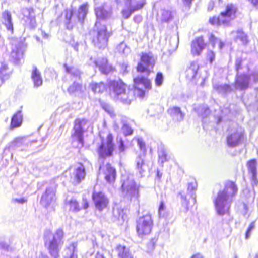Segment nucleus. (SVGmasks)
<instances>
[{
    "instance_id": "obj_64",
    "label": "nucleus",
    "mask_w": 258,
    "mask_h": 258,
    "mask_svg": "<svg viewBox=\"0 0 258 258\" xmlns=\"http://www.w3.org/2000/svg\"><path fill=\"white\" fill-rule=\"evenodd\" d=\"M251 76L253 79L254 82H258V72H254L252 74Z\"/></svg>"
},
{
    "instance_id": "obj_8",
    "label": "nucleus",
    "mask_w": 258,
    "mask_h": 258,
    "mask_svg": "<svg viewBox=\"0 0 258 258\" xmlns=\"http://www.w3.org/2000/svg\"><path fill=\"white\" fill-rule=\"evenodd\" d=\"M88 12V5L84 4L79 7L76 15H74L73 11L67 10L66 11V25L68 29H72L77 21L83 22Z\"/></svg>"
},
{
    "instance_id": "obj_62",
    "label": "nucleus",
    "mask_w": 258,
    "mask_h": 258,
    "mask_svg": "<svg viewBox=\"0 0 258 258\" xmlns=\"http://www.w3.org/2000/svg\"><path fill=\"white\" fill-rule=\"evenodd\" d=\"M12 201L13 202H17L18 203L23 204L24 203L26 200L24 198H22L20 199H14L12 200Z\"/></svg>"
},
{
    "instance_id": "obj_27",
    "label": "nucleus",
    "mask_w": 258,
    "mask_h": 258,
    "mask_svg": "<svg viewBox=\"0 0 258 258\" xmlns=\"http://www.w3.org/2000/svg\"><path fill=\"white\" fill-rule=\"evenodd\" d=\"M145 0H125V7L131 10V11L134 12L142 8L145 5Z\"/></svg>"
},
{
    "instance_id": "obj_13",
    "label": "nucleus",
    "mask_w": 258,
    "mask_h": 258,
    "mask_svg": "<svg viewBox=\"0 0 258 258\" xmlns=\"http://www.w3.org/2000/svg\"><path fill=\"white\" fill-rule=\"evenodd\" d=\"M87 122V120L84 118L77 119L75 121L74 133L72 136L73 141H77L78 147H82L84 145L83 127L86 124Z\"/></svg>"
},
{
    "instance_id": "obj_52",
    "label": "nucleus",
    "mask_w": 258,
    "mask_h": 258,
    "mask_svg": "<svg viewBox=\"0 0 258 258\" xmlns=\"http://www.w3.org/2000/svg\"><path fill=\"white\" fill-rule=\"evenodd\" d=\"M254 227H255V221H253L250 223V224L249 225V226L246 231V232L245 234V238L246 239H248L250 237V236L251 235V232L252 231V230L253 229H254Z\"/></svg>"
},
{
    "instance_id": "obj_29",
    "label": "nucleus",
    "mask_w": 258,
    "mask_h": 258,
    "mask_svg": "<svg viewBox=\"0 0 258 258\" xmlns=\"http://www.w3.org/2000/svg\"><path fill=\"white\" fill-rule=\"evenodd\" d=\"M12 74V70L6 62H2L0 65V80L2 82L8 80Z\"/></svg>"
},
{
    "instance_id": "obj_30",
    "label": "nucleus",
    "mask_w": 258,
    "mask_h": 258,
    "mask_svg": "<svg viewBox=\"0 0 258 258\" xmlns=\"http://www.w3.org/2000/svg\"><path fill=\"white\" fill-rule=\"evenodd\" d=\"M199 69V65L197 62H190L185 71V76L189 80H193L196 77L197 71Z\"/></svg>"
},
{
    "instance_id": "obj_37",
    "label": "nucleus",
    "mask_w": 258,
    "mask_h": 258,
    "mask_svg": "<svg viewBox=\"0 0 258 258\" xmlns=\"http://www.w3.org/2000/svg\"><path fill=\"white\" fill-rule=\"evenodd\" d=\"M23 120V115L21 111H18L15 113L11 119V128L12 129L21 126Z\"/></svg>"
},
{
    "instance_id": "obj_5",
    "label": "nucleus",
    "mask_w": 258,
    "mask_h": 258,
    "mask_svg": "<svg viewBox=\"0 0 258 258\" xmlns=\"http://www.w3.org/2000/svg\"><path fill=\"white\" fill-rule=\"evenodd\" d=\"M66 72L70 75L73 80V83L70 85L68 89V92L71 95L79 96L83 92V87L82 84L81 72L76 67L64 64Z\"/></svg>"
},
{
    "instance_id": "obj_59",
    "label": "nucleus",
    "mask_w": 258,
    "mask_h": 258,
    "mask_svg": "<svg viewBox=\"0 0 258 258\" xmlns=\"http://www.w3.org/2000/svg\"><path fill=\"white\" fill-rule=\"evenodd\" d=\"M242 59L240 58H237L235 62V69L237 71V73H239V70L241 68Z\"/></svg>"
},
{
    "instance_id": "obj_45",
    "label": "nucleus",
    "mask_w": 258,
    "mask_h": 258,
    "mask_svg": "<svg viewBox=\"0 0 258 258\" xmlns=\"http://www.w3.org/2000/svg\"><path fill=\"white\" fill-rule=\"evenodd\" d=\"M68 205L70 207V210L73 212H78L80 210L79 204L75 199H72L68 201Z\"/></svg>"
},
{
    "instance_id": "obj_10",
    "label": "nucleus",
    "mask_w": 258,
    "mask_h": 258,
    "mask_svg": "<svg viewBox=\"0 0 258 258\" xmlns=\"http://www.w3.org/2000/svg\"><path fill=\"white\" fill-rule=\"evenodd\" d=\"M113 138L111 134H108L105 139H102L97 148L99 160L112 155L114 150Z\"/></svg>"
},
{
    "instance_id": "obj_9",
    "label": "nucleus",
    "mask_w": 258,
    "mask_h": 258,
    "mask_svg": "<svg viewBox=\"0 0 258 258\" xmlns=\"http://www.w3.org/2000/svg\"><path fill=\"white\" fill-rule=\"evenodd\" d=\"M245 138L244 130L239 126L232 128L228 131L226 136V143L230 148L239 146Z\"/></svg>"
},
{
    "instance_id": "obj_1",
    "label": "nucleus",
    "mask_w": 258,
    "mask_h": 258,
    "mask_svg": "<svg viewBox=\"0 0 258 258\" xmlns=\"http://www.w3.org/2000/svg\"><path fill=\"white\" fill-rule=\"evenodd\" d=\"M155 64V59L151 53H143L140 62L138 64L137 70L138 72L144 73L146 76L140 75L134 78L135 92L140 97L143 98L145 95L144 89H151V83L147 76L151 69Z\"/></svg>"
},
{
    "instance_id": "obj_12",
    "label": "nucleus",
    "mask_w": 258,
    "mask_h": 258,
    "mask_svg": "<svg viewBox=\"0 0 258 258\" xmlns=\"http://www.w3.org/2000/svg\"><path fill=\"white\" fill-rule=\"evenodd\" d=\"M153 221L151 214H147L137 220L136 229L139 236L149 234L152 229Z\"/></svg>"
},
{
    "instance_id": "obj_54",
    "label": "nucleus",
    "mask_w": 258,
    "mask_h": 258,
    "mask_svg": "<svg viewBox=\"0 0 258 258\" xmlns=\"http://www.w3.org/2000/svg\"><path fill=\"white\" fill-rule=\"evenodd\" d=\"M121 13L123 17L125 19H128L130 17L132 13H133V12L131 11V10L130 9L127 8L122 10Z\"/></svg>"
},
{
    "instance_id": "obj_51",
    "label": "nucleus",
    "mask_w": 258,
    "mask_h": 258,
    "mask_svg": "<svg viewBox=\"0 0 258 258\" xmlns=\"http://www.w3.org/2000/svg\"><path fill=\"white\" fill-rule=\"evenodd\" d=\"M117 141L118 144V149L119 152H123L125 150V146L124 144V142L123 140L121 138H118L117 139Z\"/></svg>"
},
{
    "instance_id": "obj_49",
    "label": "nucleus",
    "mask_w": 258,
    "mask_h": 258,
    "mask_svg": "<svg viewBox=\"0 0 258 258\" xmlns=\"http://www.w3.org/2000/svg\"><path fill=\"white\" fill-rule=\"evenodd\" d=\"M122 131L125 136L132 135L133 132L131 127L127 124H123L122 127Z\"/></svg>"
},
{
    "instance_id": "obj_60",
    "label": "nucleus",
    "mask_w": 258,
    "mask_h": 258,
    "mask_svg": "<svg viewBox=\"0 0 258 258\" xmlns=\"http://www.w3.org/2000/svg\"><path fill=\"white\" fill-rule=\"evenodd\" d=\"M128 64L123 63L121 65V71H122L123 74H126L128 73L127 71Z\"/></svg>"
},
{
    "instance_id": "obj_63",
    "label": "nucleus",
    "mask_w": 258,
    "mask_h": 258,
    "mask_svg": "<svg viewBox=\"0 0 258 258\" xmlns=\"http://www.w3.org/2000/svg\"><path fill=\"white\" fill-rule=\"evenodd\" d=\"M250 2L254 7L258 9V0H247Z\"/></svg>"
},
{
    "instance_id": "obj_32",
    "label": "nucleus",
    "mask_w": 258,
    "mask_h": 258,
    "mask_svg": "<svg viewBox=\"0 0 258 258\" xmlns=\"http://www.w3.org/2000/svg\"><path fill=\"white\" fill-rule=\"evenodd\" d=\"M97 20L107 19L111 16V12L110 10L105 9L103 7H99L95 9Z\"/></svg>"
},
{
    "instance_id": "obj_55",
    "label": "nucleus",
    "mask_w": 258,
    "mask_h": 258,
    "mask_svg": "<svg viewBox=\"0 0 258 258\" xmlns=\"http://www.w3.org/2000/svg\"><path fill=\"white\" fill-rule=\"evenodd\" d=\"M207 57L210 63L212 64L215 60V54L212 51H209L207 53Z\"/></svg>"
},
{
    "instance_id": "obj_3",
    "label": "nucleus",
    "mask_w": 258,
    "mask_h": 258,
    "mask_svg": "<svg viewBox=\"0 0 258 258\" xmlns=\"http://www.w3.org/2000/svg\"><path fill=\"white\" fill-rule=\"evenodd\" d=\"M111 96L123 104H129L133 99V91L126 88V85L121 80H112L108 83Z\"/></svg>"
},
{
    "instance_id": "obj_20",
    "label": "nucleus",
    "mask_w": 258,
    "mask_h": 258,
    "mask_svg": "<svg viewBox=\"0 0 258 258\" xmlns=\"http://www.w3.org/2000/svg\"><path fill=\"white\" fill-rule=\"evenodd\" d=\"M55 200V188L54 187L51 186L48 187L46 189L45 193L42 195L41 203L42 205L46 207L54 202Z\"/></svg>"
},
{
    "instance_id": "obj_39",
    "label": "nucleus",
    "mask_w": 258,
    "mask_h": 258,
    "mask_svg": "<svg viewBox=\"0 0 258 258\" xmlns=\"http://www.w3.org/2000/svg\"><path fill=\"white\" fill-rule=\"evenodd\" d=\"M213 87L215 90L221 94H226L231 92L232 90L231 86L227 84L220 85H214Z\"/></svg>"
},
{
    "instance_id": "obj_7",
    "label": "nucleus",
    "mask_w": 258,
    "mask_h": 258,
    "mask_svg": "<svg viewBox=\"0 0 258 258\" xmlns=\"http://www.w3.org/2000/svg\"><path fill=\"white\" fill-rule=\"evenodd\" d=\"M121 182V191L122 196L130 200L133 198L138 197L139 186L135 182L132 175L126 174L122 175Z\"/></svg>"
},
{
    "instance_id": "obj_26",
    "label": "nucleus",
    "mask_w": 258,
    "mask_h": 258,
    "mask_svg": "<svg viewBox=\"0 0 258 258\" xmlns=\"http://www.w3.org/2000/svg\"><path fill=\"white\" fill-rule=\"evenodd\" d=\"M32 142V141L27 137L17 138L11 143V147L13 148H20L21 150H23Z\"/></svg>"
},
{
    "instance_id": "obj_24",
    "label": "nucleus",
    "mask_w": 258,
    "mask_h": 258,
    "mask_svg": "<svg viewBox=\"0 0 258 258\" xmlns=\"http://www.w3.org/2000/svg\"><path fill=\"white\" fill-rule=\"evenodd\" d=\"M206 44L203 38L199 37L192 41L191 43V53L193 55H199L205 48Z\"/></svg>"
},
{
    "instance_id": "obj_31",
    "label": "nucleus",
    "mask_w": 258,
    "mask_h": 258,
    "mask_svg": "<svg viewBox=\"0 0 258 258\" xmlns=\"http://www.w3.org/2000/svg\"><path fill=\"white\" fill-rule=\"evenodd\" d=\"M231 35L235 41L239 40L243 45H246L248 42L247 34L241 29L232 32Z\"/></svg>"
},
{
    "instance_id": "obj_28",
    "label": "nucleus",
    "mask_w": 258,
    "mask_h": 258,
    "mask_svg": "<svg viewBox=\"0 0 258 258\" xmlns=\"http://www.w3.org/2000/svg\"><path fill=\"white\" fill-rule=\"evenodd\" d=\"M95 64L103 74H107L112 70V67L108 64L106 58H100L95 61Z\"/></svg>"
},
{
    "instance_id": "obj_6",
    "label": "nucleus",
    "mask_w": 258,
    "mask_h": 258,
    "mask_svg": "<svg viewBox=\"0 0 258 258\" xmlns=\"http://www.w3.org/2000/svg\"><path fill=\"white\" fill-rule=\"evenodd\" d=\"M94 32L92 42L94 46L99 49L105 48L107 45L108 38L110 36L106 25L101 24L97 20L95 24Z\"/></svg>"
},
{
    "instance_id": "obj_18",
    "label": "nucleus",
    "mask_w": 258,
    "mask_h": 258,
    "mask_svg": "<svg viewBox=\"0 0 258 258\" xmlns=\"http://www.w3.org/2000/svg\"><path fill=\"white\" fill-rule=\"evenodd\" d=\"M92 198L96 209L99 211H101L107 207L109 200L102 192H94Z\"/></svg>"
},
{
    "instance_id": "obj_58",
    "label": "nucleus",
    "mask_w": 258,
    "mask_h": 258,
    "mask_svg": "<svg viewBox=\"0 0 258 258\" xmlns=\"http://www.w3.org/2000/svg\"><path fill=\"white\" fill-rule=\"evenodd\" d=\"M179 195H180L181 199L182 200V205L185 206L187 209H188V202L186 200V196L183 195L181 192H180Z\"/></svg>"
},
{
    "instance_id": "obj_4",
    "label": "nucleus",
    "mask_w": 258,
    "mask_h": 258,
    "mask_svg": "<svg viewBox=\"0 0 258 258\" xmlns=\"http://www.w3.org/2000/svg\"><path fill=\"white\" fill-rule=\"evenodd\" d=\"M64 233L61 228L57 229L54 233L46 237L45 245L49 253L53 258L59 256V251L64 243Z\"/></svg>"
},
{
    "instance_id": "obj_14",
    "label": "nucleus",
    "mask_w": 258,
    "mask_h": 258,
    "mask_svg": "<svg viewBox=\"0 0 258 258\" xmlns=\"http://www.w3.org/2000/svg\"><path fill=\"white\" fill-rule=\"evenodd\" d=\"M71 181L75 185L80 183L86 176L84 165L78 163L70 168Z\"/></svg>"
},
{
    "instance_id": "obj_43",
    "label": "nucleus",
    "mask_w": 258,
    "mask_h": 258,
    "mask_svg": "<svg viewBox=\"0 0 258 258\" xmlns=\"http://www.w3.org/2000/svg\"><path fill=\"white\" fill-rule=\"evenodd\" d=\"M113 215L116 219L123 218V210L118 206H115L113 208Z\"/></svg>"
},
{
    "instance_id": "obj_22",
    "label": "nucleus",
    "mask_w": 258,
    "mask_h": 258,
    "mask_svg": "<svg viewBox=\"0 0 258 258\" xmlns=\"http://www.w3.org/2000/svg\"><path fill=\"white\" fill-rule=\"evenodd\" d=\"M249 81L250 77L248 75L237 73L235 80V88L241 90H245L249 86Z\"/></svg>"
},
{
    "instance_id": "obj_25",
    "label": "nucleus",
    "mask_w": 258,
    "mask_h": 258,
    "mask_svg": "<svg viewBox=\"0 0 258 258\" xmlns=\"http://www.w3.org/2000/svg\"><path fill=\"white\" fill-rule=\"evenodd\" d=\"M31 77L34 88H38L42 86L43 79L41 73L36 66H33Z\"/></svg>"
},
{
    "instance_id": "obj_35",
    "label": "nucleus",
    "mask_w": 258,
    "mask_h": 258,
    "mask_svg": "<svg viewBox=\"0 0 258 258\" xmlns=\"http://www.w3.org/2000/svg\"><path fill=\"white\" fill-rule=\"evenodd\" d=\"M116 251L119 258H133L128 248L125 246L118 245L116 248Z\"/></svg>"
},
{
    "instance_id": "obj_56",
    "label": "nucleus",
    "mask_w": 258,
    "mask_h": 258,
    "mask_svg": "<svg viewBox=\"0 0 258 258\" xmlns=\"http://www.w3.org/2000/svg\"><path fill=\"white\" fill-rule=\"evenodd\" d=\"M109 253L106 251H101L98 252L95 256V258H107Z\"/></svg>"
},
{
    "instance_id": "obj_50",
    "label": "nucleus",
    "mask_w": 258,
    "mask_h": 258,
    "mask_svg": "<svg viewBox=\"0 0 258 258\" xmlns=\"http://www.w3.org/2000/svg\"><path fill=\"white\" fill-rule=\"evenodd\" d=\"M209 113V109L207 106H203L201 107V111H198V113L202 117H205Z\"/></svg>"
},
{
    "instance_id": "obj_38",
    "label": "nucleus",
    "mask_w": 258,
    "mask_h": 258,
    "mask_svg": "<svg viewBox=\"0 0 258 258\" xmlns=\"http://www.w3.org/2000/svg\"><path fill=\"white\" fill-rule=\"evenodd\" d=\"M158 162L162 165L165 162L168 161L167 151L163 146H160L158 148Z\"/></svg>"
},
{
    "instance_id": "obj_41",
    "label": "nucleus",
    "mask_w": 258,
    "mask_h": 258,
    "mask_svg": "<svg viewBox=\"0 0 258 258\" xmlns=\"http://www.w3.org/2000/svg\"><path fill=\"white\" fill-rule=\"evenodd\" d=\"M91 87L94 93H102L106 89V86L102 82L92 83Z\"/></svg>"
},
{
    "instance_id": "obj_15",
    "label": "nucleus",
    "mask_w": 258,
    "mask_h": 258,
    "mask_svg": "<svg viewBox=\"0 0 258 258\" xmlns=\"http://www.w3.org/2000/svg\"><path fill=\"white\" fill-rule=\"evenodd\" d=\"M135 170L139 177L145 176L149 170L148 163L145 160V155L139 154L135 159Z\"/></svg>"
},
{
    "instance_id": "obj_21",
    "label": "nucleus",
    "mask_w": 258,
    "mask_h": 258,
    "mask_svg": "<svg viewBox=\"0 0 258 258\" xmlns=\"http://www.w3.org/2000/svg\"><path fill=\"white\" fill-rule=\"evenodd\" d=\"M100 171L102 170L104 172V178L106 181L111 183L115 181L116 178V170L109 163L106 164L105 166L100 165Z\"/></svg>"
},
{
    "instance_id": "obj_34",
    "label": "nucleus",
    "mask_w": 258,
    "mask_h": 258,
    "mask_svg": "<svg viewBox=\"0 0 258 258\" xmlns=\"http://www.w3.org/2000/svg\"><path fill=\"white\" fill-rule=\"evenodd\" d=\"M77 243L73 242L65 249L64 258H77Z\"/></svg>"
},
{
    "instance_id": "obj_11",
    "label": "nucleus",
    "mask_w": 258,
    "mask_h": 258,
    "mask_svg": "<svg viewBox=\"0 0 258 258\" xmlns=\"http://www.w3.org/2000/svg\"><path fill=\"white\" fill-rule=\"evenodd\" d=\"M12 51L11 58L16 64H21L23 60L24 53L26 49V45L18 39L11 41Z\"/></svg>"
},
{
    "instance_id": "obj_46",
    "label": "nucleus",
    "mask_w": 258,
    "mask_h": 258,
    "mask_svg": "<svg viewBox=\"0 0 258 258\" xmlns=\"http://www.w3.org/2000/svg\"><path fill=\"white\" fill-rule=\"evenodd\" d=\"M102 108L107 112L111 117L115 116V113L113 108L108 103L102 102L101 104Z\"/></svg>"
},
{
    "instance_id": "obj_44",
    "label": "nucleus",
    "mask_w": 258,
    "mask_h": 258,
    "mask_svg": "<svg viewBox=\"0 0 258 258\" xmlns=\"http://www.w3.org/2000/svg\"><path fill=\"white\" fill-rule=\"evenodd\" d=\"M117 51L119 53L127 55L130 52V48L127 47L125 43L122 42L117 47Z\"/></svg>"
},
{
    "instance_id": "obj_19",
    "label": "nucleus",
    "mask_w": 258,
    "mask_h": 258,
    "mask_svg": "<svg viewBox=\"0 0 258 258\" xmlns=\"http://www.w3.org/2000/svg\"><path fill=\"white\" fill-rule=\"evenodd\" d=\"M23 17L22 21L24 22V25L29 28L35 27L36 24L35 13L32 8H26L22 10Z\"/></svg>"
},
{
    "instance_id": "obj_61",
    "label": "nucleus",
    "mask_w": 258,
    "mask_h": 258,
    "mask_svg": "<svg viewBox=\"0 0 258 258\" xmlns=\"http://www.w3.org/2000/svg\"><path fill=\"white\" fill-rule=\"evenodd\" d=\"M242 206H243V214L244 216H246L248 213V206L246 204H245V203H243L242 204Z\"/></svg>"
},
{
    "instance_id": "obj_42",
    "label": "nucleus",
    "mask_w": 258,
    "mask_h": 258,
    "mask_svg": "<svg viewBox=\"0 0 258 258\" xmlns=\"http://www.w3.org/2000/svg\"><path fill=\"white\" fill-rule=\"evenodd\" d=\"M197 184L195 180H192L188 184L187 191L190 194V196L193 198L194 202H196V197H194V195L195 192L197 189Z\"/></svg>"
},
{
    "instance_id": "obj_23",
    "label": "nucleus",
    "mask_w": 258,
    "mask_h": 258,
    "mask_svg": "<svg viewBox=\"0 0 258 258\" xmlns=\"http://www.w3.org/2000/svg\"><path fill=\"white\" fill-rule=\"evenodd\" d=\"M0 22L2 24L4 25L6 29L11 34L13 33L14 28L12 22V15L10 12L5 10L2 12Z\"/></svg>"
},
{
    "instance_id": "obj_16",
    "label": "nucleus",
    "mask_w": 258,
    "mask_h": 258,
    "mask_svg": "<svg viewBox=\"0 0 258 258\" xmlns=\"http://www.w3.org/2000/svg\"><path fill=\"white\" fill-rule=\"evenodd\" d=\"M257 161L255 159L249 160L246 164L251 184L254 187L258 185Z\"/></svg>"
},
{
    "instance_id": "obj_47",
    "label": "nucleus",
    "mask_w": 258,
    "mask_h": 258,
    "mask_svg": "<svg viewBox=\"0 0 258 258\" xmlns=\"http://www.w3.org/2000/svg\"><path fill=\"white\" fill-rule=\"evenodd\" d=\"M221 15H220L218 17H213L212 18H210L209 22L214 25H223L226 26V24L223 21L221 20Z\"/></svg>"
},
{
    "instance_id": "obj_57",
    "label": "nucleus",
    "mask_w": 258,
    "mask_h": 258,
    "mask_svg": "<svg viewBox=\"0 0 258 258\" xmlns=\"http://www.w3.org/2000/svg\"><path fill=\"white\" fill-rule=\"evenodd\" d=\"M138 146L139 147L141 150L145 149V144L142 138H138L137 139Z\"/></svg>"
},
{
    "instance_id": "obj_17",
    "label": "nucleus",
    "mask_w": 258,
    "mask_h": 258,
    "mask_svg": "<svg viewBox=\"0 0 258 258\" xmlns=\"http://www.w3.org/2000/svg\"><path fill=\"white\" fill-rule=\"evenodd\" d=\"M237 11L236 7L232 4H228L224 11L220 13L221 20L225 22L226 25H228L230 21L235 17Z\"/></svg>"
},
{
    "instance_id": "obj_48",
    "label": "nucleus",
    "mask_w": 258,
    "mask_h": 258,
    "mask_svg": "<svg viewBox=\"0 0 258 258\" xmlns=\"http://www.w3.org/2000/svg\"><path fill=\"white\" fill-rule=\"evenodd\" d=\"M163 75L162 73L158 72L155 78V84L157 86L160 87L162 85L163 81Z\"/></svg>"
},
{
    "instance_id": "obj_33",
    "label": "nucleus",
    "mask_w": 258,
    "mask_h": 258,
    "mask_svg": "<svg viewBox=\"0 0 258 258\" xmlns=\"http://www.w3.org/2000/svg\"><path fill=\"white\" fill-rule=\"evenodd\" d=\"M174 16V12L173 11L170 10L163 9L161 11L159 19L162 23H169L172 21Z\"/></svg>"
},
{
    "instance_id": "obj_40",
    "label": "nucleus",
    "mask_w": 258,
    "mask_h": 258,
    "mask_svg": "<svg viewBox=\"0 0 258 258\" xmlns=\"http://www.w3.org/2000/svg\"><path fill=\"white\" fill-rule=\"evenodd\" d=\"M209 40V43L212 44L213 47H214L215 45L217 44L218 45V48L220 50H221L224 46V43L213 34L210 35Z\"/></svg>"
},
{
    "instance_id": "obj_53",
    "label": "nucleus",
    "mask_w": 258,
    "mask_h": 258,
    "mask_svg": "<svg viewBox=\"0 0 258 258\" xmlns=\"http://www.w3.org/2000/svg\"><path fill=\"white\" fill-rule=\"evenodd\" d=\"M165 210V205L163 201H161L158 209V214L160 217L163 216L164 211Z\"/></svg>"
},
{
    "instance_id": "obj_36",
    "label": "nucleus",
    "mask_w": 258,
    "mask_h": 258,
    "mask_svg": "<svg viewBox=\"0 0 258 258\" xmlns=\"http://www.w3.org/2000/svg\"><path fill=\"white\" fill-rule=\"evenodd\" d=\"M168 112L175 120L181 121L183 119L184 114L179 107H171L168 109Z\"/></svg>"
},
{
    "instance_id": "obj_2",
    "label": "nucleus",
    "mask_w": 258,
    "mask_h": 258,
    "mask_svg": "<svg viewBox=\"0 0 258 258\" xmlns=\"http://www.w3.org/2000/svg\"><path fill=\"white\" fill-rule=\"evenodd\" d=\"M237 190V186L234 182L228 181L225 183L224 189L218 192L214 199V204L218 215L223 216L229 213Z\"/></svg>"
}]
</instances>
